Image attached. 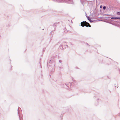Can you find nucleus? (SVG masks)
<instances>
[{
    "instance_id": "f03ea898",
    "label": "nucleus",
    "mask_w": 120,
    "mask_h": 120,
    "mask_svg": "<svg viewBox=\"0 0 120 120\" xmlns=\"http://www.w3.org/2000/svg\"><path fill=\"white\" fill-rule=\"evenodd\" d=\"M106 18L107 19H120V17H112V18H110L109 19H108V18L106 17L105 16V18Z\"/></svg>"
},
{
    "instance_id": "20e7f679",
    "label": "nucleus",
    "mask_w": 120,
    "mask_h": 120,
    "mask_svg": "<svg viewBox=\"0 0 120 120\" xmlns=\"http://www.w3.org/2000/svg\"><path fill=\"white\" fill-rule=\"evenodd\" d=\"M102 7H103V6H102V5H101L100 6V8H102Z\"/></svg>"
},
{
    "instance_id": "423d86ee",
    "label": "nucleus",
    "mask_w": 120,
    "mask_h": 120,
    "mask_svg": "<svg viewBox=\"0 0 120 120\" xmlns=\"http://www.w3.org/2000/svg\"><path fill=\"white\" fill-rule=\"evenodd\" d=\"M107 77H108V78H109V77H108V76H107Z\"/></svg>"
},
{
    "instance_id": "39448f33",
    "label": "nucleus",
    "mask_w": 120,
    "mask_h": 120,
    "mask_svg": "<svg viewBox=\"0 0 120 120\" xmlns=\"http://www.w3.org/2000/svg\"><path fill=\"white\" fill-rule=\"evenodd\" d=\"M103 9L104 10L105 9V6H104L103 7Z\"/></svg>"
},
{
    "instance_id": "0eeeda50",
    "label": "nucleus",
    "mask_w": 120,
    "mask_h": 120,
    "mask_svg": "<svg viewBox=\"0 0 120 120\" xmlns=\"http://www.w3.org/2000/svg\"><path fill=\"white\" fill-rule=\"evenodd\" d=\"M107 15H106V14L105 15V16Z\"/></svg>"
},
{
    "instance_id": "f257e3e1",
    "label": "nucleus",
    "mask_w": 120,
    "mask_h": 120,
    "mask_svg": "<svg viewBox=\"0 0 120 120\" xmlns=\"http://www.w3.org/2000/svg\"><path fill=\"white\" fill-rule=\"evenodd\" d=\"M81 25L82 27L86 26V27L88 26L89 27H91V26L86 21L82 22L81 23Z\"/></svg>"
},
{
    "instance_id": "6e6552de",
    "label": "nucleus",
    "mask_w": 120,
    "mask_h": 120,
    "mask_svg": "<svg viewBox=\"0 0 120 120\" xmlns=\"http://www.w3.org/2000/svg\"><path fill=\"white\" fill-rule=\"evenodd\" d=\"M105 9H106V6H105Z\"/></svg>"
},
{
    "instance_id": "7ed1b4c3",
    "label": "nucleus",
    "mask_w": 120,
    "mask_h": 120,
    "mask_svg": "<svg viewBox=\"0 0 120 120\" xmlns=\"http://www.w3.org/2000/svg\"><path fill=\"white\" fill-rule=\"evenodd\" d=\"M117 14L118 15H120V11L117 12Z\"/></svg>"
}]
</instances>
